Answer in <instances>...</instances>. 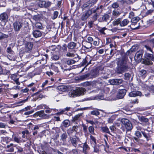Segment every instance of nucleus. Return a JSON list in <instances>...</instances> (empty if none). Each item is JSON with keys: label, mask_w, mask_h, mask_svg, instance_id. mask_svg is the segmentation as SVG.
<instances>
[{"label": "nucleus", "mask_w": 154, "mask_h": 154, "mask_svg": "<svg viewBox=\"0 0 154 154\" xmlns=\"http://www.w3.org/2000/svg\"><path fill=\"white\" fill-rule=\"evenodd\" d=\"M129 22L128 19H123L122 17H120L115 19L112 22V24L113 26L119 25L120 26L122 27L127 25Z\"/></svg>", "instance_id": "obj_3"}, {"label": "nucleus", "mask_w": 154, "mask_h": 154, "mask_svg": "<svg viewBox=\"0 0 154 154\" xmlns=\"http://www.w3.org/2000/svg\"><path fill=\"white\" fill-rule=\"evenodd\" d=\"M122 80L121 79H114L110 81V83L111 85H118L121 83Z\"/></svg>", "instance_id": "obj_27"}, {"label": "nucleus", "mask_w": 154, "mask_h": 154, "mask_svg": "<svg viewBox=\"0 0 154 154\" xmlns=\"http://www.w3.org/2000/svg\"><path fill=\"white\" fill-rule=\"evenodd\" d=\"M15 146L13 143H10L9 145H8L6 147V149L7 151L10 152H12L14 151V147Z\"/></svg>", "instance_id": "obj_36"}, {"label": "nucleus", "mask_w": 154, "mask_h": 154, "mask_svg": "<svg viewBox=\"0 0 154 154\" xmlns=\"http://www.w3.org/2000/svg\"><path fill=\"white\" fill-rule=\"evenodd\" d=\"M121 121L122 126L125 127L127 131H130L132 129V124L128 119L126 118H123L121 119Z\"/></svg>", "instance_id": "obj_5"}, {"label": "nucleus", "mask_w": 154, "mask_h": 154, "mask_svg": "<svg viewBox=\"0 0 154 154\" xmlns=\"http://www.w3.org/2000/svg\"><path fill=\"white\" fill-rule=\"evenodd\" d=\"M103 6L102 5H100L99 7H97L96 9H94L93 8L91 10L92 11V13H97L100 15L103 11Z\"/></svg>", "instance_id": "obj_20"}, {"label": "nucleus", "mask_w": 154, "mask_h": 154, "mask_svg": "<svg viewBox=\"0 0 154 154\" xmlns=\"http://www.w3.org/2000/svg\"><path fill=\"white\" fill-rule=\"evenodd\" d=\"M143 46L146 49L147 51L151 52L152 54L154 53V52L153 51V50L152 48L149 46H147L146 45H143Z\"/></svg>", "instance_id": "obj_62"}, {"label": "nucleus", "mask_w": 154, "mask_h": 154, "mask_svg": "<svg viewBox=\"0 0 154 154\" xmlns=\"http://www.w3.org/2000/svg\"><path fill=\"white\" fill-rule=\"evenodd\" d=\"M143 53V50H140L138 51L136 53L134 58L135 59L140 60L142 58Z\"/></svg>", "instance_id": "obj_26"}, {"label": "nucleus", "mask_w": 154, "mask_h": 154, "mask_svg": "<svg viewBox=\"0 0 154 154\" xmlns=\"http://www.w3.org/2000/svg\"><path fill=\"white\" fill-rule=\"evenodd\" d=\"M23 23L20 20H16L13 23V29L14 31L16 33L18 32L22 27Z\"/></svg>", "instance_id": "obj_6"}, {"label": "nucleus", "mask_w": 154, "mask_h": 154, "mask_svg": "<svg viewBox=\"0 0 154 154\" xmlns=\"http://www.w3.org/2000/svg\"><path fill=\"white\" fill-rule=\"evenodd\" d=\"M59 56L56 54H53L51 58L53 60H57L59 59Z\"/></svg>", "instance_id": "obj_56"}, {"label": "nucleus", "mask_w": 154, "mask_h": 154, "mask_svg": "<svg viewBox=\"0 0 154 154\" xmlns=\"http://www.w3.org/2000/svg\"><path fill=\"white\" fill-rule=\"evenodd\" d=\"M58 14L59 12L58 11H54V12L53 16L52 17V19L53 20H54L56 19L58 15Z\"/></svg>", "instance_id": "obj_58"}, {"label": "nucleus", "mask_w": 154, "mask_h": 154, "mask_svg": "<svg viewBox=\"0 0 154 154\" xmlns=\"http://www.w3.org/2000/svg\"><path fill=\"white\" fill-rule=\"evenodd\" d=\"M133 107V105L130 103L127 104L121 108L122 111L127 115H129L130 114L128 112L131 111V109Z\"/></svg>", "instance_id": "obj_12"}, {"label": "nucleus", "mask_w": 154, "mask_h": 154, "mask_svg": "<svg viewBox=\"0 0 154 154\" xmlns=\"http://www.w3.org/2000/svg\"><path fill=\"white\" fill-rule=\"evenodd\" d=\"M67 46L66 44H64L62 46L60 47L58 53L60 55L63 56L66 54L67 51Z\"/></svg>", "instance_id": "obj_13"}, {"label": "nucleus", "mask_w": 154, "mask_h": 154, "mask_svg": "<svg viewBox=\"0 0 154 154\" xmlns=\"http://www.w3.org/2000/svg\"><path fill=\"white\" fill-rule=\"evenodd\" d=\"M91 114L92 115L97 116L100 115V113L99 112L98 110L97 109V110H94L91 111Z\"/></svg>", "instance_id": "obj_47"}, {"label": "nucleus", "mask_w": 154, "mask_h": 154, "mask_svg": "<svg viewBox=\"0 0 154 154\" xmlns=\"http://www.w3.org/2000/svg\"><path fill=\"white\" fill-rule=\"evenodd\" d=\"M31 142L29 140L27 141L25 145V146L29 150L31 148Z\"/></svg>", "instance_id": "obj_49"}, {"label": "nucleus", "mask_w": 154, "mask_h": 154, "mask_svg": "<svg viewBox=\"0 0 154 154\" xmlns=\"http://www.w3.org/2000/svg\"><path fill=\"white\" fill-rule=\"evenodd\" d=\"M79 140V138L75 136V137H72L71 138L70 140L72 146L76 147L77 146Z\"/></svg>", "instance_id": "obj_23"}, {"label": "nucleus", "mask_w": 154, "mask_h": 154, "mask_svg": "<svg viewBox=\"0 0 154 154\" xmlns=\"http://www.w3.org/2000/svg\"><path fill=\"white\" fill-rule=\"evenodd\" d=\"M90 78L89 73H87L84 75H82L79 77V79L81 80H83L85 79H88Z\"/></svg>", "instance_id": "obj_37"}, {"label": "nucleus", "mask_w": 154, "mask_h": 154, "mask_svg": "<svg viewBox=\"0 0 154 154\" xmlns=\"http://www.w3.org/2000/svg\"><path fill=\"white\" fill-rule=\"evenodd\" d=\"M12 139L15 142L19 143L20 142V138L18 135L13 134L12 136Z\"/></svg>", "instance_id": "obj_35"}, {"label": "nucleus", "mask_w": 154, "mask_h": 154, "mask_svg": "<svg viewBox=\"0 0 154 154\" xmlns=\"http://www.w3.org/2000/svg\"><path fill=\"white\" fill-rule=\"evenodd\" d=\"M9 72V71H7L6 72H4L3 69L0 65V75H6Z\"/></svg>", "instance_id": "obj_59"}, {"label": "nucleus", "mask_w": 154, "mask_h": 154, "mask_svg": "<svg viewBox=\"0 0 154 154\" xmlns=\"http://www.w3.org/2000/svg\"><path fill=\"white\" fill-rule=\"evenodd\" d=\"M77 44L74 42H71L69 43L67 46L68 48L69 49H75L77 48Z\"/></svg>", "instance_id": "obj_30"}, {"label": "nucleus", "mask_w": 154, "mask_h": 154, "mask_svg": "<svg viewBox=\"0 0 154 154\" xmlns=\"http://www.w3.org/2000/svg\"><path fill=\"white\" fill-rule=\"evenodd\" d=\"M102 130L103 132L111 134L109 129L107 126L102 127Z\"/></svg>", "instance_id": "obj_46"}, {"label": "nucleus", "mask_w": 154, "mask_h": 154, "mask_svg": "<svg viewBox=\"0 0 154 154\" xmlns=\"http://www.w3.org/2000/svg\"><path fill=\"white\" fill-rule=\"evenodd\" d=\"M127 90L125 89H119L118 91L116 97L118 99H121L123 98L125 95Z\"/></svg>", "instance_id": "obj_15"}, {"label": "nucleus", "mask_w": 154, "mask_h": 154, "mask_svg": "<svg viewBox=\"0 0 154 154\" xmlns=\"http://www.w3.org/2000/svg\"><path fill=\"white\" fill-rule=\"evenodd\" d=\"M141 133L144 137L146 139V141H148L150 137V136L149 134L147 133L144 131H141Z\"/></svg>", "instance_id": "obj_40"}, {"label": "nucleus", "mask_w": 154, "mask_h": 154, "mask_svg": "<svg viewBox=\"0 0 154 154\" xmlns=\"http://www.w3.org/2000/svg\"><path fill=\"white\" fill-rule=\"evenodd\" d=\"M81 147L82 148V152L84 154H89V151L90 149L89 146L87 143L86 141L84 143H82Z\"/></svg>", "instance_id": "obj_10"}, {"label": "nucleus", "mask_w": 154, "mask_h": 154, "mask_svg": "<svg viewBox=\"0 0 154 154\" xmlns=\"http://www.w3.org/2000/svg\"><path fill=\"white\" fill-rule=\"evenodd\" d=\"M59 65L56 63H52L51 66V69L56 72H59Z\"/></svg>", "instance_id": "obj_29"}, {"label": "nucleus", "mask_w": 154, "mask_h": 154, "mask_svg": "<svg viewBox=\"0 0 154 154\" xmlns=\"http://www.w3.org/2000/svg\"><path fill=\"white\" fill-rule=\"evenodd\" d=\"M8 19L7 14L6 12H4L0 15V20L3 22H6Z\"/></svg>", "instance_id": "obj_25"}, {"label": "nucleus", "mask_w": 154, "mask_h": 154, "mask_svg": "<svg viewBox=\"0 0 154 154\" xmlns=\"http://www.w3.org/2000/svg\"><path fill=\"white\" fill-rule=\"evenodd\" d=\"M120 13L117 10H115L112 12V14L115 16H118L120 15Z\"/></svg>", "instance_id": "obj_63"}, {"label": "nucleus", "mask_w": 154, "mask_h": 154, "mask_svg": "<svg viewBox=\"0 0 154 154\" xmlns=\"http://www.w3.org/2000/svg\"><path fill=\"white\" fill-rule=\"evenodd\" d=\"M109 15L108 14H104L98 19V21L100 22H107L109 20Z\"/></svg>", "instance_id": "obj_24"}, {"label": "nucleus", "mask_w": 154, "mask_h": 154, "mask_svg": "<svg viewBox=\"0 0 154 154\" xmlns=\"http://www.w3.org/2000/svg\"><path fill=\"white\" fill-rule=\"evenodd\" d=\"M107 29L105 27H104L99 30V31L100 33L103 35H105L106 34L104 32V31Z\"/></svg>", "instance_id": "obj_61"}, {"label": "nucleus", "mask_w": 154, "mask_h": 154, "mask_svg": "<svg viewBox=\"0 0 154 154\" xmlns=\"http://www.w3.org/2000/svg\"><path fill=\"white\" fill-rule=\"evenodd\" d=\"M99 67H97L92 69L89 73H88L90 78H95L99 75V71L100 70Z\"/></svg>", "instance_id": "obj_9"}, {"label": "nucleus", "mask_w": 154, "mask_h": 154, "mask_svg": "<svg viewBox=\"0 0 154 154\" xmlns=\"http://www.w3.org/2000/svg\"><path fill=\"white\" fill-rule=\"evenodd\" d=\"M33 116V117L35 118L39 116L40 117L44 118L46 116V115L44 113V110H42L36 112Z\"/></svg>", "instance_id": "obj_21"}, {"label": "nucleus", "mask_w": 154, "mask_h": 154, "mask_svg": "<svg viewBox=\"0 0 154 154\" xmlns=\"http://www.w3.org/2000/svg\"><path fill=\"white\" fill-rule=\"evenodd\" d=\"M63 125L65 128L68 127L70 125V122L68 119L64 120L62 122Z\"/></svg>", "instance_id": "obj_41"}, {"label": "nucleus", "mask_w": 154, "mask_h": 154, "mask_svg": "<svg viewBox=\"0 0 154 154\" xmlns=\"http://www.w3.org/2000/svg\"><path fill=\"white\" fill-rule=\"evenodd\" d=\"M42 70L39 67L35 68L34 70V72L36 75H40L41 73Z\"/></svg>", "instance_id": "obj_45"}, {"label": "nucleus", "mask_w": 154, "mask_h": 154, "mask_svg": "<svg viewBox=\"0 0 154 154\" xmlns=\"http://www.w3.org/2000/svg\"><path fill=\"white\" fill-rule=\"evenodd\" d=\"M141 95L142 93L140 91H131L128 94V95L131 97L141 96Z\"/></svg>", "instance_id": "obj_22"}, {"label": "nucleus", "mask_w": 154, "mask_h": 154, "mask_svg": "<svg viewBox=\"0 0 154 154\" xmlns=\"http://www.w3.org/2000/svg\"><path fill=\"white\" fill-rule=\"evenodd\" d=\"M138 118L139 120L141 122H143L146 124L149 122V119L145 116H142L140 117L139 116Z\"/></svg>", "instance_id": "obj_31"}, {"label": "nucleus", "mask_w": 154, "mask_h": 154, "mask_svg": "<svg viewBox=\"0 0 154 154\" xmlns=\"http://www.w3.org/2000/svg\"><path fill=\"white\" fill-rule=\"evenodd\" d=\"M88 136L90 134V135H95V133L94 132V127L92 126H89L88 127Z\"/></svg>", "instance_id": "obj_33"}, {"label": "nucleus", "mask_w": 154, "mask_h": 154, "mask_svg": "<svg viewBox=\"0 0 154 154\" xmlns=\"http://www.w3.org/2000/svg\"><path fill=\"white\" fill-rule=\"evenodd\" d=\"M120 54L122 58L118 62L116 70V73L118 74H122L125 72L128 71L129 69V67L127 63L126 54L124 51H122L120 53Z\"/></svg>", "instance_id": "obj_1"}, {"label": "nucleus", "mask_w": 154, "mask_h": 154, "mask_svg": "<svg viewBox=\"0 0 154 154\" xmlns=\"http://www.w3.org/2000/svg\"><path fill=\"white\" fill-rule=\"evenodd\" d=\"M138 76L141 79H144L147 75V71L144 69H142L138 71Z\"/></svg>", "instance_id": "obj_17"}, {"label": "nucleus", "mask_w": 154, "mask_h": 154, "mask_svg": "<svg viewBox=\"0 0 154 154\" xmlns=\"http://www.w3.org/2000/svg\"><path fill=\"white\" fill-rule=\"evenodd\" d=\"M41 60H39L37 61L34 63L31 64L29 66H28L26 67L24 71H28L29 69L32 67H34L35 66H34L35 65H36L38 64V63H41Z\"/></svg>", "instance_id": "obj_32"}, {"label": "nucleus", "mask_w": 154, "mask_h": 154, "mask_svg": "<svg viewBox=\"0 0 154 154\" xmlns=\"http://www.w3.org/2000/svg\"><path fill=\"white\" fill-rule=\"evenodd\" d=\"M135 136L138 138H140L142 137L141 133L139 131H136L135 132Z\"/></svg>", "instance_id": "obj_52"}, {"label": "nucleus", "mask_w": 154, "mask_h": 154, "mask_svg": "<svg viewBox=\"0 0 154 154\" xmlns=\"http://www.w3.org/2000/svg\"><path fill=\"white\" fill-rule=\"evenodd\" d=\"M68 154H78V152L76 149H72V150L69 152Z\"/></svg>", "instance_id": "obj_64"}, {"label": "nucleus", "mask_w": 154, "mask_h": 154, "mask_svg": "<svg viewBox=\"0 0 154 154\" xmlns=\"http://www.w3.org/2000/svg\"><path fill=\"white\" fill-rule=\"evenodd\" d=\"M8 37V35L0 32V40Z\"/></svg>", "instance_id": "obj_55"}, {"label": "nucleus", "mask_w": 154, "mask_h": 154, "mask_svg": "<svg viewBox=\"0 0 154 154\" xmlns=\"http://www.w3.org/2000/svg\"><path fill=\"white\" fill-rule=\"evenodd\" d=\"M92 12L91 10H88L85 12H83L81 17V20L82 21H86L92 14Z\"/></svg>", "instance_id": "obj_14"}, {"label": "nucleus", "mask_w": 154, "mask_h": 154, "mask_svg": "<svg viewBox=\"0 0 154 154\" xmlns=\"http://www.w3.org/2000/svg\"><path fill=\"white\" fill-rule=\"evenodd\" d=\"M38 2V5L41 8H47L49 7L51 5V2L48 1L46 2V1H39Z\"/></svg>", "instance_id": "obj_11"}, {"label": "nucleus", "mask_w": 154, "mask_h": 154, "mask_svg": "<svg viewBox=\"0 0 154 154\" xmlns=\"http://www.w3.org/2000/svg\"><path fill=\"white\" fill-rule=\"evenodd\" d=\"M140 18L138 17H136L132 18L131 20V24L135 25L139 21Z\"/></svg>", "instance_id": "obj_38"}, {"label": "nucleus", "mask_w": 154, "mask_h": 154, "mask_svg": "<svg viewBox=\"0 0 154 154\" xmlns=\"http://www.w3.org/2000/svg\"><path fill=\"white\" fill-rule=\"evenodd\" d=\"M35 27L36 29L38 30L39 29H43L44 27L42 26V23H37L35 24Z\"/></svg>", "instance_id": "obj_43"}, {"label": "nucleus", "mask_w": 154, "mask_h": 154, "mask_svg": "<svg viewBox=\"0 0 154 154\" xmlns=\"http://www.w3.org/2000/svg\"><path fill=\"white\" fill-rule=\"evenodd\" d=\"M139 138H138L137 137H133L132 138V139L134 143H139L140 141Z\"/></svg>", "instance_id": "obj_54"}, {"label": "nucleus", "mask_w": 154, "mask_h": 154, "mask_svg": "<svg viewBox=\"0 0 154 154\" xmlns=\"http://www.w3.org/2000/svg\"><path fill=\"white\" fill-rule=\"evenodd\" d=\"M25 51L26 52L29 53L32 51L33 47V43L31 42H27L25 44Z\"/></svg>", "instance_id": "obj_16"}, {"label": "nucleus", "mask_w": 154, "mask_h": 154, "mask_svg": "<svg viewBox=\"0 0 154 154\" xmlns=\"http://www.w3.org/2000/svg\"><path fill=\"white\" fill-rule=\"evenodd\" d=\"M87 39V41H86V42L90 44V46L89 47H87L86 46H84L83 47L87 51H89L92 47L94 39L91 36H89L88 37Z\"/></svg>", "instance_id": "obj_18"}, {"label": "nucleus", "mask_w": 154, "mask_h": 154, "mask_svg": "<svg viewBox=\"0 0 154 154\" xmlns=\"http://www.w3.org/2000/svg\"><path fill=\"white\" fill-rule=\"evenodd\" d=\"M82 125L83 128V131L85 136H88V126L85 124H82Z\"/></svg>", "instance_id": "obj_34"}, {"label": "nucleus", "mask_w": 154, "mask_h": 154, "mask_svg": "<svg viewBox=\"0 0 154 154\" xmlns=\"http://www.w3.org/2000/svg\"><path fill=\"white\" fill-rule=\"evenodd\" d=\"M30 29L29 28L25 27L23 30V32L24 34H27L29 32Z\"/></svg>", "instance_id": "obj_60"}, {"label": "nucleus", "mask_w": 154, "mask_h": 154, "mask_svg": "<svg viewBox=\"0 0 154 154\" xmlns=\"http://www.w3.org/2000/svg\"><path fill=\"white\" fill-rule=\"evenodd\" d=\"M67 137V135L66 132L63 133L60 136V140H62L63 142H65L66 141V138Z\"/></svg>", "instance_id": "obj_44"}, {"label": "nucleus", "mask_w": 154, "mask_h": 154, "mask_svg": "<svg viewBox=\"0 0 154 154\" xmlns=\"http://www.w3.org/2000/svg\"><path fill=\"white\" fill-rule=\"evenodd\" d=\"M154 11V10H148L145 13V14L144 15L145 16H148L149 15H151L152 14V13Z\"/></svg>", "instance_id": "obj_57"}, {"label": "nucleus", "mask_w": 154, "mask_h": 154, "mask_svg": "<svg viewBox=\"0 0 154 154\" xmlns=\"http://www.w3.org/2000/svg\"><path fill=\"white\" fill-rule=\"evenodd\" d=\"M92 1H88V4H88V8H90L93 6L97 1H95V2H92Z\"/></svg>", "instance_id": "obj_53"}, {"label": "nucleus", "mask_w": 154, "mask_h": 154, "mask_svg": "<svg viewBox=\"0 0 154 154\" xmlns=\"http://www.w3.org/2000/svg\"><path fill=\"white\" fill-rule=\"evenodd\" d=\"M85 89L83 88H77L75 90L72 91V92L71 93V96H74L75 95V96H80L84 94V92H85Z\"/></svg>", "instance_id": "obj_7"}, {"label": "nucleus", "mask_w": 154, "mask_h": 154, "mask_svg": "<svg viewBox=\"0 0 154 154\" xmlns=\"http://www.w3.org/2000/svg\"><path fill=\"white\" fill-rule=\"evenodd\" d=\"M65 60H66V62H67V65H71L76 62L75 60L70 59H65Z\"/></svg>", "instance_id": "obj_42"}, {"label": "nucleus", "mask_w": 154, "mask_h": 154, "mask_svg": "<svg viewBox=\"0 0 154 154\" xmlns=\"http://www.w3.org/2000/svg\"><path fill=\"white\" fill-rule=\"evenodd\" d=\"M90 137L89 141L91 146H93V145L97 144V140L96 138L91 135H90Z\"/></svg>", "instance_id": "obj_28"}, {"label": "nucleus", "mask_w": 154, "mask_h": 154, "mask_svg": "<svg viewBox=\"0 0 154 154\" xmlns=\"http://www.w3.org/2000/svg\"><path fill=\"white\" fill-rule=\"evenodd\" d=\"M81 116V114H79L75 115L74 117H72V121L75 122L77 121V120H78Z\"/></svg>", "instance_id": "obj_51"}, {"label": "nucleus", "mask_w": 154, "mask_h": 154, "mask_svg": "<svg viewBox=\"0 0 154 154\" xmlns=\"http://www.w3.org/2000/svg\"><path fill=\"white\" fill-rule=\"evenodd\" d=\"M20 76L17 73H14L11 75L10 78L11 80H13V83L17 85H20V83L19 81Z\"/></svg>", "instance_id": "obj_8"}, {"label": "nucleus", "mask_w": 154, "mask_h": 154, "mask_svg": "<svg viewBox=\"0 0 154 154\" xmlns=\"http://www.w3.org/2000/svg\"><path fill=\"white\" fill-rule=\"evenodd\" d=\"M95 60L94 57H91L90 56L87 55L84 58L80 64L79 65V67L83 66H87L90 64H94V63L93 61Z\"/></svg>", "instance_id": "obj_4"}, {"label": "nucleus", "mask_w": 154, "mask_h": 154, "mask_svg": "<svg viewBox=\"0 0 154 154\" xmlns=\"http://www.w3.org/2000/svg\"><path fill=\"white\" fill-rule=\"evenodd\" d=\"M92 146L94 150L93 152L97 153H99L100 151V146L96 144V145H94Z\"/></svg>", "instance_id": "obj_39"}, {"label": "nucleus", "mask_w": 154, "mask_h": 154, "mask_svg": "<svg viewBox=\"0 0 154 154\" xmlns=\"http://www.w3.org/2000/svg\"><path fill=\"white\" fill-rule=\"evenodd\" d=\"M36 96V97H35L34 98L35 101L38 99L40 100L44 97L43 94H39L38 95Z\"/></svg>", "instance_id": "obj_48"}, {"label": "nucleus", "mask_w": 154, "mask_h": 154, "mask_svg": "<svg viewBox=\"0 0 154 154\" xmlns=\"http://www.w3.org/2000/svg\"><path fill=\"white\" fill-rule=\"evenodd\" d=\"M42 32L37 29H34L32 32V34L34 37L37 38L41 37L42 34Z\"/></svg>", "instance_id": "obj_19"}, {"label": "nucleus", "mask_w": 154, "mask_h": 154, "mask_svg": "<svg viewBox=\"0 0 154 154\" xmlns=\"http://www.w3.org/2000/svg\"><path fill=\"white\" fill-rule=\"evenodd\" d=\"M152 61H154V55L153 54L145 53L144 57L142 60V63L147 65H152L153 63Z\"/></svg>", "instance_id": "obj_2"}, {"label": "nucleus", "mask_w": 154, "mask_h": 154, "mask_svg": "<svg viewBox=\"0 0 154 154\" xmlns=\"http://www.w3.org/2000/svg\"><path fill=\"white\" fill-rule=\"evenodd\" d=\"M69 66V65H67V62H66V61L65 60H64L62 62V67H64L65 68V69H68V68H67V67Z\"/></svg>", "instance_id": "obj_50"}]
</instances>
